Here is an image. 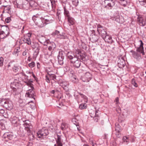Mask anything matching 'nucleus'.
Returning <instances> with one entry per match:
<instances>
[{
    "label": "nucleus",
    "mask_w": 146,
    "mask_h": 146,
    "mask_svg": "<svg viewBox=\"0 0 146 146\" xmlns=\"http://www.w3.org/2000/svg\"><path fill=\"white\" fill-rule=\"evenodd\" d=\"M140 41L141 42L140 46L137 48L136 51H134L133 50L130 51V52L132 53L133 57L137 60H139L141 59V53H142L143 55L144 54L143 47V44L141 40H140Z\"/></svg>",
    "instance_id": "obj_1"
},
{
    "label": "nucleus",
    "mask_w": 146,
    "mask_h": 146,
    "mask_svg": "<svg viewBox=\"0 0 146 146\" xmlns=\"http://www.w3.org/2000/svg\"><path fill=\"white\" fill-rule=\"evenodd\" d=\"M9 34V29L5 25H0V38L3 39L6 37Z\"/></svg>",
    "instance_id": "obj_2"
},
{
    "label": "nucleus",
    "mask_w": 146,
    "mask_h": 146,
    "mask_svg": "<svg viewBox=\"0 0 146 146\" xmlns=\"http://www.w3.org/2000/svg\"><path fill=\"white\" fill-rule=\"evenodd\" d=\"M38 16V15H34L32 19L36 25L41 27H42L46 25L45 21L44 20L40 19Z\"/></svg>",
    "instance_id": "obj_3"
},
{
    "label": "nucleus",
    "mask_w": 146,
    "mask_h": 146,
    "mask_svg": "<svg viewBox=\"0 0 146 146\" xmlns=\"http://www.w3.org/2000/svg\"><path fill=\"white\" fill-rule=\"evenodd\" d=\"M48 134V130L45 128H43L37 133V136L39 138L47 135Z\"/></svg>",
    "instance_id": "obj_4"
},
{
    "label": "nucleus",
    "mask_w": 146,
    "mask_h": 146,
    "mask_svg": "<svg viewBox=\"0 0 146 146\" xmlns=\"http://www.w3.org/2000/svg\"><path fill=\"white\" fill-rule=\"evenodd\" d=\"M105 7L107 9H111L115 4V0H105Z\"/></svg>",
    "instance_id": "obj_5"
},
{
    "label": "nucleus",
    "mask_w": 146,
    "mask_h": 146,
    "mask_svg": "<svg viewBox=\"0 0 146 146\" xmlns=\"http://www.w3.org/2000/svg\"><path fill=\"white\" fill-rule=\"evenodd\" d=\"M15 137V136L11 132L5 133L3 135V138L5 141H8L9 140H12Z\"/></svg>",
    "instance_id": "obj_6"
},
{
    "label": "nucleus",
    "mask_w": 146,
    "mask_h": 146,
    "mask_svg": "<svg viewBox=\"0 0 146 146\" xmlns=\"http://www.w3.org/2000/svg\"><path fill=\"white\" fill-rule=\"evenodd\" d=\"M97 31L102 38L105 37V36L107 35L106 30L100 25H99L98 27Z\"/></svg>",
    "instance_id": "obj_7"
},
{
    "label": "nucleus",
    "mask_w": 146,
    "mask_h": 146,
    "mask_svg": "<svg viewBox=\"0 0 146 146\" xmlns=\"http://www.w3.org/2000/svg\"><path fill=\"white\" fill-rule=\"evenodd\" d=\"M92 78V75L89 72H86L81 79L84 82H88Z\"/></svg>",
    "instance_id": "obj_8"
},
{
    "label": "nucleus",
    "mask_w": 146,
    "mask_h": 146,
    "mask_svg": "<svg viewBox=\"0 0 146 146\" xmlns=\"http://www.w3.org/2000/svg\"><path fill=\"white\" fill-rule=\"evenodd\" d=\"M10 120L12 125L15 127L18 126L19 123V121L20 120L15 116H11L10 118Z\"/></svg>",
    "instance_id": "obj_9"
},
{
    "label": "nucleus",
    "mask_w": 146,
    "mask_h": 146,
    "mask_svg": "<svg viewBox=\"0 0 146 146\" xmlns=\"http://www.w3.org/2000/svg\"><path fill=\"white\" fill-rule=\"evenodd\" d=\"M71 62L73 64L74 66L77 68H79L81 64V61L78 60L76 57H75L74 59L72 60Z\"/></svg>",
    "instance_id": "obj_10"
},
{
    "label": "nucleus",
    "mask_w": 146,
    "mask_h": 146,
    "mask_svg": "<svg viewBox=\"0 0 146 146\" xmlns=\"http://www.w3.org/2000/svg\"><path fill=\"white\" fill-rule=\"evenodd\" d=\"M137 22L139 24L143 27L146 25V19L141 16H138L137 18Z\"/></svg>",
    "instance_id": "obj_11"
},
{
    "label": "nucleus",
    "mask_w": 146,
    "mask_h": 146,
    "mask_svg": "<svg viewBox=\"0 0 146 146\" xmlns=\"http://www.w3.org/2000/svg\"><path fill=\"white\" fill-rule=\"evenodd\" d=\"M38 40L40 43L45 46L47 45L48 42H49V40H46L45 37L41 35L39 37Z\"/></svg>",
    "instance_id": "obj_12"
},
{
    "label": "nucleus",
    "mask_w": 146,
    "mask_h": 146,
    "mask_svg": "<svg viewBox=\"0 0 146 146\" xmlns=\"http://www.w3.org/2000/svg\"><path fill=\"white\" fill-rule=\"evenodd\" d=\"M57 57L59 64L61 65L63 64L64 56L63 55L62 51L60 50L59 51V54L58 55Z\"/></svg>",
    "instance_id": "obj_13"
},
{
    "label": "nucleus",
    "mask_w": 146,
    "mask_h": 146,
    "mask_svg": "<svg viewBox=\"0 0 146 146\" xmlns=\"http://www.w3.org/2000/svg\"><path fill=\"white\" fill-rule=\"evenodd\" d=\"M52 35L53 36L57 35V37L60 38L65 39L66 37L65 33H62L61 34H60L59 32L57 30L53 32L52 34Z\"/></svg>",
    "instance_id": "obj_14"
},
{
    "label": "nucleus",
    "mask_w": 146,
    "mask_h": 146,
    "mask_svg": "<svg viewBox=\"0 0 146 146\" xmlns=\"http://www.w3.org/2000/svg\"><path fill=\"white\" fill-rule=\"evenodd\" d=\"M48 47V50L51 52H52L56 47V45L54 42H48L47 45H46Z\"/></svg>",
    "instance_id": "obj_15"
},
{
    "label": "nucleus",
    "mask_w": 146,
    "mask_h": 146,
    "mask_svg": "<svg viewBox=\"0 0 146 146\" xmlns=\"http://www.w3.org/2000/svg\"><path fill=\"white\" fill-rule=\"evenodd\" d=\"M125 60L123 57L119 59L118 60L117 65L119 68H122L124 67L125 65Z\"/></svg>",
    "instance_id": "obj_16"
},
{
    "label": "nucleus",
    "mask_w": 146,
    "mask_h": 146,
    "mask_svg": "<svg viewBox=\"0 0 146 146\" xmlns=\"http://www.w3.org/2000/svg\"><path fill=\"white\" fill-rule=\"evenodd\" d=\"M98 111V110H96L95 112H94V113H95V115L94 114L93 115L92 113H90V116L94 118V120L96 122H97L98 120L99 119Z\"/></svg>",
    "instance_id": "obj_17"
},
{
    "label": "nucleus",
    "mask_w": 146,
    "mask_h": 146,
    "mask_svg": "<svg viewBox=\"0 0 146 146\" xmlns=\"http://www.w3.org/2000/svg\"><path fill=\"white\" fill-rule=\"evenodd\" d=\"M34 92L33 90V89H30L28 90L26 94V96L27 97H29L30 98H33L35 99L34 97Z\"/></svg>",
    "instance_id": "obj_18"
},
{
    "label": "nucleus",
    "mask_w": 146,
    "mask_h": 146,
    "mask_svg": "<svg viewBox=\"0 0 146 146\" xmlns=\"http://www.w3.org/2000/svg\"><path fill=\"white\" fill-rule=\"evenodd\" d=\"M102 38L106 42L109 43H111L113 42L111 36L107 34L105 36V37H104Z\"/></svg>",
    "instance_id": "obj_19"
},
{
    "label": "nucleus",
    "mask_w": 146,
    "mask_h": 146,
    "mask_svg": "<svg viewBox=\"0 0 146 146\" xmlns=\"http://www.w3.org/2000/svg\"><path fill=\"white\" fill-rule=\"evenodd\" d=\"M66 56L68 59L72 60L74 59L75 57H76L71 51L68 52Z\"/></svg>",
    "instance_id": "obj_20"
},
{
    "label": "nucleus",
    "mask_w": 146,
    "mask_h": 146,
    "mask_svg": "<svg viewBox=\"0 0 146 146\" xmlns=\"http://www.w3.org/2000/svg\"><path fill=\"white\" fill-rule=\"evenodd\" d=\"M68 127V124L64 122H62L61 124L60 127L62 131H64L66 130L67 128Z\"/></svg>",
    "instance_id": "obj_21"
},
{
    "label": "nucleus",
    "mask_w": 146,
    "mask_h": 146,
    "mask_svg": "<svg viewBox=\"0 0 146 146\" xmlns=\"http://www.w3.org/2000/svg\"><path fill=\"white\" fill-rule=\"evenodd\" d=\"M115 130L117 132L116 135H119V133L121 131V129L120 128V126L118 123H116L115 124Z\"/></svg>",
    "instance_id": "obj_22"
},
{
    "label": "nucleus",
    "mask_w": 146,
    "mask_h": 146,
    "mask_svg": "<svg viewBox=\"0 0 146 146\" xmlns=\"http://www.w3.org/2000/svg\"><path fill=\"white\" fill-rule=\"evenodd\" d=\"M61 85L64 89H66L69 85V83L67 82L63 81L61 83Z\"/></svg>",
    "instance_id": "obj_23"
},
{
    "label": "nucleus",
    "mask_w": 146,
    "mask_h": 146,
    "mask_svg": "<svg viewBox=\"0 0 146 146\" xmlns=\"http://www.w3.org/2000/svg\"><path fill=\"white\" fill-rule=\"evenodd\" d=\"M0 103L2 105L5 107L9 106L8 102L4 99L2 100L0 102Z\"/></svg>",
    "instance_id": "obj_24"
},
{
    "label": "nucleus",
    "mask_w": 146,
    "mask_h": 146,
    "mask_svg": "<svg viewBox=\"0 0 146 146\" xmlns=\"http://www.w3.org/2000/svg\"><path fill=\"white\" fill-rule=\"evenodd\" d=\"M68 21L70 26L73 25L74 23V18L70 17L68 18Z\"/></svg>",
    "instance_id": "obj_25"
},
{
    "label": "nucleus",
    "mask_w": 146,
    "mask_h": 146,
    "mask_svg": "<svg viewBox=\"0 0 146 146\" xmlns=\"http://www.w3.org/2000/svg\"><path fill=\"white\" fill-rule=\"evenodd\" d=\"M25 129L27 132V135H28L30 136V137L32 136L33 138L34 137V135L32 133H31V131L29 128L28 127H25Z\"/></svg>",
    "instance_id": "obj_26"
},
{
    "label": "nucleus",
    "mask_w": 146,
    "mask_h": 146,
    "mask_svg": "<svg viewBox=\"0 0 146 146\" xmlns=\"http://www.w3.org/2000/svg\"><path fill=\"white\" fill-rule=\"evenodd\" d=\"M31 35L30 34V36H28V37H26V43L28 45H31V39L29 37H30Z\"/></svg>",
    "instance_id": "obj_27"
},
{
    "label": "nucleus",
    "mask_w": 146,
    "mask_h": 146,
    "mask_svg": "<svg viewBox=\"0 0 146 146\" xmlns=\"http://www.w3.org/2000/svg\"><path fill=\"white\" fill-rule=\"evenodd\" d=\"M5 111L3 109H0V115L3 116L6 118L9 117L8 115H6L5 116L3 114L5 113Z\"/></svg>",
    "instance_id": "obj_28"
},
{
    "label": "nucleus",
    "mask_w": 146,
    "mask_h": 146,
    "mask_svg": "<svg viewBox=\"0 0 146 146\" xmlns=\"http://www.w3.org/2000/svg\"><path fill=\"white\" fill-rule=\"evenodd\" d=\"M62 136L61 135H57V138L56 139V142H62L63 141L62 139Z\"/></svg>",
    "instance_id": "obj_29"
},
{
    "label": "nucleus",
    "mask_w": 146,
    "mask_h": 146,
    "mask_svg": "<svg viewBox=\"0 0 146 146\" xmlns=\"http://www.w3.org/2000/svg\"><path fill=\"white\" fill-rule=\"evenodd\" d=\"M23 3H24V4L23 5V7H24V8L27 9L28 8L29 5L28 4V2L26 0H24Z\"/></svg>",
    "instance_id": "obj_30"
},
{
    "label": "nucleus",
    "mask_w": 146,
    "mask_h": 146,
    "mask_svg": "<svg viewBox=\"0 0 146 146\" xmlns=\"http://www.w3.org/2000/svg\"><path fill=\"white\" fill-rule=\"evenodd\" d=\"M139 1L141 5L146 7V0H139Z\"/></svg>",
    "instance_id": "obj_31"
},
{
    "label": "nucleus",
    "mask_w": 146,
    "mask_h": 146,
    "mask_svg": "<svg viewBox=\"0 0 146 146\" xmlns=\"http://www.w3.org/2000/svg\"><path fill=\"white\" fill-rule=\"evenodd\" d=\"M20 47H18L15 48L13 52V54H17V56L18 55V53L19 52Z\"/></svg>",
    "instance_id": "obj_32"
},
{
    "label": "nucleus",
    "mask_w": 146,
    "mask_h": 146,
    "mask_svg": "<svg viewBox=\"0 0 146 146\" xmlns=\"http://www.w3.org/2000/svg\"><path fill=\"white\" fill-rule=\"evenodd\" d=\"M122 19V17H121L120 18L119 15H117V18H115V20L119 23H122V21H121V19Z\"/></svg>",
    "instance_id": "obj_33"
},
{
    "label": "nucleus",
    "mask_w": 146,
    "mask_h": 146,
    "mask_svg": "<svg viewBox=\"0 0 146 146\" xmlns=\"http://www.w3.org/2000/svg\"><path fill=\"white\" fill-rule=\"evenodd\" d=\"M87 107L86 104L85 103L82 104L79 106V108L81 109H86Z\"/></svg>",
    "instance_id": "obj_34"
},
{
    "label": "nucleus",
    "mask_w": 146,
    "mask_h": 146,
    "mask_svg": "<svg viewBox=\"0 0 146 146\" xmlns=\"http://www.w3.org/2000/svg\"><path fill=\"white\" fill-rule=\"evenodd\" d=\"M11 87L13 88L12 90V93H15V94H18V92H17V90L18 89H17L16 88H15L13 86H11Z\"/></svg>",
    "instance_id": "obj_35"
},
{
    "label": "nucleus",
    "mask_w": 146,
    "mask_h": 146,
    "mask_svg": "<svg viewBox=\"0 0 146 146\" xmlns=\"http://www.w3.org/2000/svg\"><path fill=\"white\" fill-rule=\"evenodd\" d=\"M122 140L123 141V142H126L127 143L126 144H127L129 142L128 138L127 136H124Z\"/></svg>",
    "instance_id": "obj_36"
},
{
    "label": "nucleus",
    "mask_w": 146,
    "mask_h": 146,
    "mask_svg": "<svg viewBox=\"0 0 146 146\" xmlns=\"http://www.w3.org/2000/svg\"><path fill=\"white\" fill-rule=\"evenodd\" d=\"M64 13L66 17H70L69 15V13L68 11L66 10L65 8L64 9Z\"/></svg>",
    "instance_id": "obj_37"
},
{
    "label": "nucleus",
    "mask_w": 146,
    "mask_h": 146,
    "mask_svg": "<svg viewBox=\"0 0 146 146\" xmlns=\"http://www.w3.org/2000/svg\"><path fill=\"white\" fill-rule=\"evenodd\" d=\"M76 56V58H78L81 60H83L84 58V55L81 52L78 55H77Z\"/></svg>",
    "instance_id": "obj_38"
},
{
    "label": "nucleus",
    "mask_w": 146,
    "mask_h": 146,
    "mask_svg": "<svg viewBox=\"0 0 146 146\" xmlns=\"http://www.w3.org/2000/svg\"><path fill=\"white\" fill-rule=\"evenodd\" d=\"M28 104L29 105L31 106V107L32 109H34L35 108V104L32 101H31L28 102Z\"/></svg>",
    "instance_id": "obj_39"
},
{
    "label": "nucleus",
    "mask_w": 146,
    "mask_h": 146,
    "mask_svg": "<svg viewBox=\"0 0 146 146\" xmlns=\"http://www.w3.org/2000/svg\"><path fill=\"white\" fill-rule=\"evenodd\" d=\"M131 83L135 87H138V85L135 82V79L134 78H133L132 79L131 81Z\"/></svg>",
    "instance_id": "obj_40"
},
{
    "label": "nucleus",
    "mask_w": 146,
    "mask_h": 146,
    "mask_svg": "<svg viewBox=\"0 0 146 146\" xmlns=\"http://www.w3.org/2000/svg\"><path fill=\"white\" fill-rule=\"evenodd\" d=\"M12 69L13 70L14 72H17L19 70V68L17 66L14 65V66L13 67Z\"/></svg>",
    "instance_id": "obj_41"
},
{
    "label": "nucleus",
    "mask_w": 146,
    "mask_h": 146,
    "mask_svg": "<svg viewBox=\"0 0 146 146\" xmlns=\"http://www.w3.org/2000/svg\"><path fill=\"white\" fill-rule=\"evenodd\" d=\"M72 82L74 83H77L78 82V79L75 76H73L72 79Z\"/></svg>",
    "instance_id": "obj_42"
},
{
    "label": "nucleus",
    "mask_w": 146,
    "mask_h": 146,
    "mask_svg": "<svg viewBox=\"0 0 146 146\" xmlns=\"http://www.w3.org/2000/svg\"><path fill=\"white\" fill-rule=\"evenodd\" d=\"M92 39L93 40V42H96L98 40V38L95 35L92 36Z\"/></svg>",
    "instance_id": "obj_43"
},
{
    "label": "nucleus",
    "mask_w": 146,
    "mask_h": 146,
    "mask_svg": "<svg viewBox=\"0 0 146 146\" xmlns=\"http://www.w3.org/2000/svg\"><path fill=\"white\" fill-rule=\"evenodd\" d=\"M28 65L31 68H33L35 66V62H32L31 63L29 64Z\"/></svg>",
    "instance_id": "obj_44"
},
{
    "label": "nucleus",
    "mask_w": 146,
    "mask_h": 146,
    "mask_svg": "<svg viewBox=\"0 0 146 146\" xmlns=\"http://www.w3.org/2000/svg\"><path fill=\"white\" fill-rule=\"evenodd\" d=\"M62 142H56V143L54 144L55 146H62Z\"/></svg>",
    "instance_id": "obj_45"
},
{
    "label": "nucleus",
    "mask_w": 146,
    "mask_h": 146,
    "mask_svg": "<svg viewBox=\"0 0 146 146\" xmlns=\"http://www.w3.org/2000/svg\"><path fill=\"white\" fill-rule=\"evenodd\" d=\"M4 59L3 57L0 58V66H1L3 65Z\"/></svg>",
    "instance_id": "obj_46"
},
{
    "label": "nucleus",
    "mask_w": 146,
    "mask_h": 146,
    "mask_svg": "<svg viewBox=\"0 0 146 146\" xmlns=\"http://www.w3.org/2000/svg\"><path fill=\"white\" fill-rule=\"evenodd\" d=\"M49 75L50 76L52 80H54L56 79V76L54 74H52L51 75L49 74Z\"/></svg>",
    "instance_id": "obj_47"
},
{
    "label": "nucleus",
    "mask_w": 146,
    "mask_h": 146,
    "mask_svg": "<svg viewBox=\"0 0 146 146\" xmlns=\"http://www.w3.org/2000/svg\"><path fill=\"white\" fill-rule=\"evenodd\" d=\"M90 144L92 146H98L93 141H90Z\"/></svg>",
    "instance_id": "obj_48"
},
{
    "label": "nucleus",
    "mask_w": 146,
    "mask_h": 146,
    "mask_svg": "<svg viewBox=\"0 0 146 146\" xmlns=\"http://www.w3.org/2000/svg\"><path fill=\"white\" fill-rule=\"evenodd\" d=\"M11 21V19L10 17H8L5 19V22L7 23H9Z\"/></svg>",
    "instance_id": "obj_49"
},
{
    "label": "nucleus",
    "mask_w": 146,
    "mask_h": 146,
    "mask_svg": "<svg viewBox=\"0 0 146 146\" xmlns=\"http://www.w3.org/2000/svg\"><path fill=\"white\" fill-rule=\"evenodd\" d=\"M80 96H81V97L82 98H83L85 100V102H87V100L86 99V97L83 94H80Z\"/></svg>",
    "instance_id": "obj_50"
},
{
    "label": "nucleus",
    "mask_w": 146,
    "mask_h": 146,
    "mask_svg": "<svg viewBox=\"0 0 146 146\" xmlns=\"http://www.w3.org/2000/svg\"><path fill=\"white\" fill-rule=\"evenodd\" d=\"M40 50V48L39 47H37L35 51V53H36V55H37L39 52V50Z\"/></svg>",
    "instance_id": "obj_51"
},
{
    "label": "nucleus",
    "mask_w": 146,
    "mask_h": 146,
    "mask_svg": "<svg viewBox=\"0 0 146 146\" xmlns=\"http://www.w3.org/2000/svg\"><path fill=\"white\" fill-rule=\"evenodd\" d=\"M46 79L45 80L48 83H49L50 82V80L49 78L48 77V76H45Z\"/></svg>",
    "instance_id": "obj_52"
},
{
    "label": "nucleus",
    "mask_w": 146,
    "mask_h": 146,
    "mask_svg": "<svg viewBox=\"0 0 146 146\" xmlns=\"http://www.w3.org/2000/svg\"><path fill=\"white\" fill-rule=\"evenodd\" d=\"M81 52L79 50H76L75 51V53L76 54V56L77 55H79V54Z\"/></svg>",
    "instance_id": "obj_53"
},
{
    "label": "nucleus",
    "mask_w": 146,
    "mask_h": 146,
    "mask_svg": "<svg viewBox=\"0 0 146 146\" xmlns=\"http://www.w3.org/2000/svg\"><path fill=\"white\" fill-rule=\"evenodd\" d=\"M27 54V52L26 51V50H25L22 53V55L23 56H25Z\"/></svg>",
    "instance_id": "obj_54"
},
{
    "label": "nucleus",
    "mask_w": 146,
    "mask_h": 146,
    "mask_svg": "<svg viewBox=\"0 0 146 146\" xmlns=\"http://www.w3.org/2000/svg\"><path fill=\"white\" fill-rule=\"evenodd\" d=\"M37 68L38 69H39L40 68V64L39 63L37 62Z\"/></svg>",
    "instance_id": "obj_55"
},
{
    "label": "nucleus",
    "mask_w": 146,
    "mask_h": 146,
    "mask_svg": "<svg viewBox=\"0 0 146 146\" xmlns=\"http://www.w3.org/2000/svg\"><path fill=\"white\" fill-rule=\"evenodd\" d=\"M14 4L17 7H18L19 5H20L19 3H17V2H15Z\"/></svg>",
    "instance_id": "obj_56"
},
{
    "label": "nucleus",
    "mask_w": 146,
    "mask_h": 146,
    "mask_svg": "<svg viewBox=\"0 0 146 146\" xmlns=\"http://www.w3.org/2000/svg\"><path fill=\"white\" fill-rule=\"evenodd\" d=\"M115 101L116 102L117 104L118 102L119 98L118 97H117L115 98Z\"/></svg>",
    "instance_id": "obj_57"
},
{
    "label": "nucleus",
    "mask_w": 146,
    "mask_h": 146,
    "mask_svg": "<svg viewBox=\"0 0 146 146\" xmlns=\"http://www.w3.org/2000/svg\"><path fill=\"white\" fill-rule=\"evenodd\" d=\"M12 63V62H9L8 65V67H9L11 66Z\"/></svg>",
    "instance_id": "obj_58"
},
{
    "label": "nucleus",
    "mask_w": 146,
    "mask_h": 146,
    "mask_svg": "<svg viewBox=\"0 0 146 146\" xmlns=\"http://www.w3.org/2000/svg\"><path fill=\"white\" fill-rule=\"evenodd\" d=\"M31 58L30 56H29L28 57V58L27 59L28 61L30 62L31 61Z\"/></svg>",
    "instance_id": "obj_59"
},
{
    "label": "nucleus",
    "mask_w": 146,
    "mask_h": 146,
    "mask_svg": "<svg viewBox=\"0 0 146 146\" xmlns=\"http://www.w3.org/2000/svg\"><path fill=\"white\" fill-rule=\"evenodd\" d=\"M26 37H24V39H23V42L26 43Z\"/></svg>",
    "instance_id": "obj_60"
},
{
    "label": "nucleus",
    "mask_w": 146,
    "mask_h": 146,
    "mask_svg": "<svg viewBox=\"0 0 146 146\" xmlns=\"http://www.w3.org/2000/svg\"><path fill=\"white\" fill-rule=\"evenodd\" d=\"M55 91L54 90H52L51 91V93L52 94H54L55 93Z\"/></svg>",
    "instance_id": "obj_61"
},
{
    "label": "nucleus",
    "mask_w": 146,
    "mask_h": 146,
    "mask_svg": "<svg viewBox=\"0 0 146 146\" xmlns=\"http://www.w3.org/2000/svg\"><path fill=\"white\" fill-rule=\"evenodd\" d=\"M32 75L34 78H36L35 76L33 73H32Z\"/></svg>",
    "instance_id": "obj_62"
},
{
    "label": "nucleus",
    "mask_w": 146,
    "mask_h": 146,
    "mask_svg": "<svg viewBox=\"0 0 146 146\" xmlns=\"http://www.w3.org/2000/svg\"><path fill=\"white\" fill-rule=\"evenodd\" d=\"M100 123L102 125H103L104 124V121L103 120H102L101 121Z\"/></svg>",
    "instance_id": "obj_63"
},
{
    "label": "nucleus",
    "mask_w": 146,
    "mask_h": 146,
    "mask_svg": "<svg viewBox=\"0 0 146 146\" xmlns=\"http://www.w3.org/2000/svg\"><path fill=\"white\" fill-rule=\"evenodd\" d=\"M50 2H51V5H52V8H53V3H52V1L51 0H50Z\"/></svg>",
    "instance_id": "obj_64"
}]
</instances>
